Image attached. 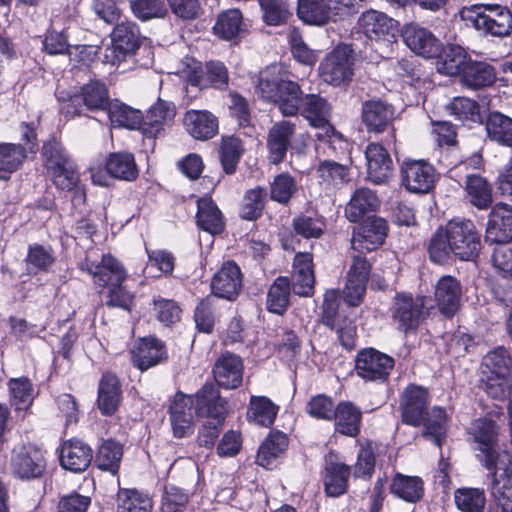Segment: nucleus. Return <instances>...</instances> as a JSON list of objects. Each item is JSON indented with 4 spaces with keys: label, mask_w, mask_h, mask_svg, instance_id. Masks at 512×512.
I'll return each mask as SVG.
<instances>
[{
    "label": "nucleus",
    "mask_w": 512,
    "mask_h": 512,
    "mask_svg": "<svg viewBox=\"0 0 512 512\" xmlns=\"http://www.w3.org/2000/svg\"><path fill=\"white\" fill-rule=\"evenodd\" d=\"M299 114L312 127L318 129L315 137L319 141L331 144L337 140H342V136L330 123L332 107L324 97L314 93L306 94Z\"/></svg>",
    "instance_id": "obj_4"
},
{
    "label": "nucleus",
    "mask_w": 512,
    "mask_h": 512,
    "mask_svg": "<svg viewBox=\"0 0 512 512\" xmlns=\"http://www.w3.org/2000/svg\"><path fill=\"white\" fill-rule=\"evenodd\" d=\"M11 470L22 480L41 477L46 470L44 452L33 444L16 446L11 456Z\"/></svg>",
    "instance_id": "obj_9"
},
{
    "label": "nucleus",
    "mask_w": 512,
    "mask_h": 512,
    "mask_svg": "<svg viewBox=\"0 0 512 512\" xmlns=\"http://www.w3.org/2000/svg\"><path fill=\"white\" fill-rule=\"evenodd\" d=\"M461 80L466 87L479 89L492 85L496 80V72L489 63L470 58L468 64L464 66Z\"/></svg>",
    "instance_id": "obj_37"
},
{
    "label": "nucleus",
    "mask_w": 512,
    "mask_h": 512,
    "mask_svg": "<svg viewBox=\"0 0 512 512\" xmlns=\"http://www.w3.org/2000/svg\"><path fill=\"white\" fill-rule=\"evenodd\" d=\"M11 405L16 410H27L34 398V390L31 381L26 377L11 379L8 383Z\"/></svg>",
    "instance_id": "obj_57"
},
{
    "label": "nucleus",
    "mask_w": 512,
    "mask_h": 512,
    "mask_svg": "<svg viewBox=\"0 0 512 512\" xmlns=\"http://www.w3.org/2000/svg\"><path fill=\"white\" fill-rule=\"evenodd\" d=\"M291 284L287 277H278L270 286L267 294V309L282 315L289 306Z\"/></svg>",
    "instance_id": "obj_49"
},
{
    "label": "nucleus",
    "mask_w": 512,
    "mask_h": 512,
    "mask_svg": "<svg viewBox=\"0 0 512 512\" xmlns=\"http://www.w3.org/2000/svg\"><path fill=\"white\" fill-rule=\"evenodd\" d=\"M294 131L295 126L290 121H280L270 129L267 146L271 163L278 164L283 161Z\"/></svg>",
    "instance_id": "obj_32"
},
{
    "label": "nucleus",
    "mask_w": 512,
    "mask_h": 512,
    "mask_svg": "<svg viewBox=\"0 0 512 512\" xmlns=\"http://www.w3.org/2000/svg\"><path fill=\"white\" fill-rule=\"evenodd\" d=\"M108 116L113 126L137 129L142 127L143 115L139 110L125 104L113 103L107 107Z\"/></svg>",
    "instance_id": "obj_52"
},
{
    "label": "nucleus",
    "mask_w": 512,
    "mask_h": 512,
    "mask_svg": "<svg viewBox=\"0 0 512 512\" xmlns=\"http://www.w3.org/2000/svg\"><path fill=\"white\" fill-rule=\"evenodd\" d=\"M166 359L164 343L154 337L140 339L131 350L132 364L141 371L148 370Z\"/></svg>",
    "instance_id": "obj_19"
},
{
    "label": "nucleus",
    "mask_w": 512,
    "mask_h": 512,
    "mask_svg": "<svg viewBox=\"0 0 512 512\" xmlns=\"http://www.w3.org/2000/svg\"><path fill=\"white\" fill-rule=\"evenodd\" d=\"M287 447V435L278 430L271 431L258 449L257 463L262 467L270 468Z\"/></svg>",
    "instance_id": "obj_40"
},
{
    "label": "nucleus",
    "mask_w": 512,
    "mask_h": 512,
    "mask_svg": "<svg viewBox=\"0 0 512 512\" xmlns=\"http://www.w3.org/2000/svg\"><path fill=\"white\" fill-rule=\"evenodd\" d=\"M41 155L48 175L72 162L63 145L55 139L43 144Z\"/></svg>",
    "instance_id": "obj_58"
},
{
    "label": "nucleus",
    "mask_w": 512,
    "mask_h": 512,
    "mask_svg": "<svg viewBox=\"0 0 512 512\" xmlns=\"http://www.w3.org/2000/svg\"><path fill=\"white\" fill-rule=\"evenodd\" d=\"M368 178L375 184L386 182L393 170L388 151L378 143H370L365 150Z\"/></svg>",
    "instance_id": "obj_24"
},
{
    "label": "nucleus",
    "mask_w": 512,
    "mask_h": 512,
    "mask_svg": "<svg viewBox=\"0 0 512 512\" xmlns=\"http://www.w3.org/2000/svg\"><path fill=\"white\" fill-rule=\"evenodd\" d=\"M333 414L335 431L348 437H356L359 434L362 412L353 403L339 402Z\"/></svg>",
    "instance_id": "obj_33"
},
{
    "label": "nucleus",
    "mask_w": 512,
    "mask_h": 512,
    "mask_svg": "<svg viewBox=\"0 0 512 512\" xmlns=\"http://www.w3.org/2000/svg\"><path fill=\"white\" fill-rule=\"evenodd\" d=\"M305 95L300 84L289 78L275 98L273 104L277 106L283 116H296L301 110Z\"/></svg>",
    "instance_id": "obj_39"
},
{
    "label": "nucleus",
    "mask_w": 512,
    "mask_h": 512,
    "mask_svg": "<svg viewBox=\"0 0 512 512\" xmlns=\"http://www.w3.org/2000/svg\"><path fill=\"white\" fill-rule=\"evenodd\" d=\"M27 158V149L21 144L0 143V180H8Z\"/></svg>",
    "instance_id": "obj_43"
},
{
    "label": "nucleus",
    "mask_w": 512,
    "mask_h": 512,
    "mask_svg": "<svg viewBox=\"0 0 512 512\" xmlns=\"http://www.w3.org/2000/svg\"><path fill=\"white\" fill-rule=\"evenodd\" d=\"M242 287V274L233 261L225 262L211 281L212 292L220 298L233 300Z\"/></svg>",
    "instance_id": "obj_22"
},
{
    "label": "nucleus",
    "mask_w": 512,
    "mask_h": 512,
    "mask_svg": "<svg viewBox=\"0 0 512 512\" xmlns=\"http://www.w3.org/2000/svg\"><path fill=\"white\" fill-rule=\"evenodd\" d=\"M192 84L201 89L212 86L216 89H226L228 86L229 75L227 68L223 63L210 61L206 64L205 72L201 77H195Z\"/></svg>",
    "instance_id": "obj_53"
},
{
    "label": "nucleus",
    "mask_w": 512,
    "mask_h": 512,
    "mask_svg": "<svg viewBox=\"0 0 512 512\" xmlns=\"http://www.w3.org/2000/svg\"><path fill=\"white\" fill-rule=\"evenodd\" d=\"M405 45L415 54L424 58L437 57L442 50V43L427 28L417 24H406L401 32Z\"/></svg>",
    "instance_id": "obj_13"
},
{
    "label": "nucleus",
    "mask_w": 512,
    "mask_h": 512,
    "mask_svg": "<svg viewBox=\"0 0 512 512\" xmlns=\"http://www.w3.org/2000/svg\"><path fill=\"white\" fill-rule=\"evenodd\" d=\"M123 457V447L114 440L104 441L98 448L95 465L98 469L116 476Z\"/></svg>",
    "instance_id": "obj_45"
},
{
    "label": "nucleus",
    "mask_w": 512,
    "mask_h": 512,
    "mask_svg": "<svg viewBox=\"0 0 512 512\" xmlns=\"http://www.w3.org/2000/svg\"><path fill=\"white\" fill-rule=\"evenodd\" d=\"M196 222L199 228L210 234L221 233L225 226L222 212L210 197L197 200Z\"/></svg>",
    "instance_id": "obj_36"
},
{
    "label": "nucleus",
    "mask_w": 512,
    "mask_h": 512,
    "mask_svg": "<svg viewBox=\"0 0 512 512\" xmlns=\"http://www.w3.org/2000/svg\"><path fill=\"white\" fill-rule=\"evenodd\" d=\"M193 403L192 396L178 393L170 406V421L176 438L187 437L193 432L191 412Z\"/></svg>",
    "instance_id": "obj_25"
},
{
    "label": "nucleus",
    "mask_w": 512,
    "mask_h": 512,
    "mask_svg": "<svg viewBox=\"0 0 512 512\" xmlns=\"http://www.w3.org/2000/svg\"><path fill=\"white\" fill-rule=\"evenodd\" d=\"M507 458L509 464H505L503 468L496 465L495 470H490L493 477L491 495L502 512H512V469L509 466L511 460L508 455Z\"/></svg>",
    "instance_id": "obj_26"
},
{
    "label": "nucleus",
    "mask_w": 512,
    "mask_h": 512,
    "mask_svg": "<svg viewBox=\"0 0 512 512\" xmlns=\"http://www.w3.org/2000/svg\"><path fill=\"white\" fill-rule=\"evenodd\" d=\"M263 11L265 23L278 26L285 23L291 16L288 6L282 0H258Z\"/></svg>",
    "instance_id": "obj_64"
},
{
    "label": "nucleus",
    "mask_w": 512,
    "mask_h": 512,
    "mask_svg": "<svg viewBox=\"0 0 512 512\" xmlns=\"http://www.w3.org/2000/svg\"><path fill=\"white\" fill-rule=\"evenodd\" d=\"M175 116V106L171 102L159 99L147 111L145 119L143 118V130L155 136L164 125L169 124Z\"/></svg>",
    "instance_id": "obj_41"
},
{
    "label": "nucleus",
    "mask_w": 512,
    "mask_h": 512,
    "mask_svg": "<svg viewBox=\"0 0 512 512\" xmlns=\"http://www.w3.org/2000/svg\"><path fill=\"white\" fill-rule=\"evenodd\" d=\"M462 286L453 276L445 275L438 279L434 287V299L440 313L452 317L460 308Z\"/></svg>",
    "instance_id": "obj_18"
},
{
    "label": "nucleus",
    "mask_w": 512,
    "mask_h": 512,
    "mask_svg": "<svg viewBox=\"0 0 512 512\" xmlns=\"http://www.w3.org/2000/svg\"><path fill=\"white\" fill-rule=\"evenodd\" d=\"M358 29L371 40L385 39L394 30L393 19L377 10H367L358 18Z\"/></svg>",
    "instance_id": "obj_30"
},
{
    "label": "nucleus",
    "mask_w": 512,
    "mask_h": 512,
    "mask_svg": "<svg viewBox=\"0 0 512 512\" xmlns=\"http://www.w3.org/2000/svg\"><path fill=\"white\" fill-rule=\"evenodd\" d=\"M111 40V46L105 49L104 62L119 66L139 48V27L131 21L121 22L114 27Z\"/></svg>",
    "instance_id": "obj_6"
},
{
    "label": "nucleus",
    "mask_w": 512,
    "mask_h": 512,
    "mask_svg": "<svg viewBox=\"0 0 512 512\" xmlns=\"http://www.w3.org/2000/svg\"><path fill=\"white\" fill-rule=\"evenodd\" d=\"M242 143L238 138H224L221 145L220 158L225 173L232 174L242 155Z\"/></svg>",
    "instance_id": "obj_62"
},
{
    "label": "nucleus",
    "mask_w": 512,
    "mask_h": 512,
    "mask_svg": "<svg viewBox=\"0 0 512 512\" xmlns=\"http://www.w3.org/2000/svg\"><path fill=\"white\" fill-rule=\"evenodd\" d=\"M292 277L295 294L309 297L314 293L315 276L313 258L310 253L304 252L295 255Z\"/></svg>",
    "instance_id": "obj_27"
},
{
    "label": "nucleus",
    "mask_w": 512,
    "mask_h": 512,
    "mask_svg": "<svg viewBox=\"0 0 512 512\" xmlns=\"http://www.w3.org/2000/svg\"><path fill=\"white\" fill-rule=\"evenodd\" d=\"M486 131L491 140L512 146V118L500 112H491L486 120Z\"/></svg>",
    "instance_id": "obj_48"
},
{
    "label": "nucleus",
    "mask_w": 512,
    "mask_h": 512,
    "mask_svg": "<svg viewBox=\"0 0 512 512\" xmlns=\"http://www.w3.org/2000/svg\"><path fill=\"white\" fill-rule=\"evenodd\" d=\"M425 297H413L411 294L397 293L392 307V318L404 332L418 327L423 309Z\"/></svg>",
    "instance_id": "obj_14"
},
{
    "label": "nucleus",
    "mask_w": 512,
    "mask_h": 512,
    "mask_svg": "<svg viewBox=\"0 0 512 512\" xmlns=\"http://www.w3.org/2000/svg\"><path fill=\"white\" fill-rule=\"evenodd\" d=\"M92 182L99 186H108L111 178L133 181L138 176L134 155L129 152L111 153L105 163V169L100 166L91 167Z\"/></svg>",
    "instance_id": "obj_7"
},
{
    "label": "nucleus",
    "mask_w": 512,
    "mask_h": 512,
    "mask_svg": "<svg viewBox=\"0 0 512 512\" xmlns=\"http://www.w3.org/2000/svg\"><path fill=\"white\" fill-rule=\"evenodd\" d=\"M442 54L436 63V69L439 73L448 76L462 75L464 66L468 64L470 56L465 49L459 45H448L442 47Z\"/></svg>",
    "instance_id": "obj_38"
},
{
    "label": "nucleus",
    "mask_w": 512,
    "mask_h": 512,
    "mask_svg": "<svg viewBox=\"0 0 512 512\" xmlns=\"http://www.w3.org/2000/svg\"><path fill=\"white\" fill-rule=\"evenodd\" d=\"M472 434L479 445L478 458L488 470H495L499 455L495 449L497 431L495 423L488 419H478L472 425Z\"/></svg>",
    "instance_id": "obj_15"
},
{
    "label": "nucleus",
    "mask_w": 512,
    "mask_h": 512,
    "mask_svg": "<svg viewBox=\"0 0 512 512\" xmlns=\"http://www.w3.org/2000/svg\"><path fill=\"white\" fill-rule=\"evenodd\" d=\"M422 424L424 426L423 435L430 438L437 446L440 447L446 434V411L438 406L433 407L430 412H427L424 416Z\"/></svg>",
    "instance_id": "obj_51"
},
{
    "label": "nucleus",
    "mask_w": 512,
    "mask_h": 512,
    "mask_svg": "<svg viewBox=\"0 0 512 512\" xmlns=\"http://www.w3.org/2000/svg\"><path fill=\"white\" fill-rule=\"evenodd\" d=\"M464 18L475 29L493 36L508 35L512 29V13L498 4L474 5L464 12Z\"/></svg>",
    "instance_id": "obj_3"
},
{
    "label": "nucleus",
    "mask_w": 512,
    "mask_h": 512,
    "mask_svg": "<svg viewBox=\"0 0 512 512\" xmlns=\"http://www.w3.org/2000/svg\"><path fill=\"white\" fill-rule=\"evenodd\" d=\"M486 240L504 244L512 240V207L497 203L489 213Z\"/></svg>",
    "instance_id": "obj_21"
},
{
    "label": "nucleus",
    "mask_w": 512,
    "mask_h": 512,
    "mask_svg": "<svg viewBox=\"0 0 512 512\" xmlns=\"http://www.w3.org/2000/svg\"><path fill=\"white\" fill-rule=\"evenodd\" d=\"M511 359L504 348H497L488 353L483 360V373L509 376Z\"/></svg>",
    "instance_id": "obj_63"
},
{
    "label": "nucleus",
    "mask_w": 512,
    "mask_h": 512,
    "mask_svg": "<svg viewBox=\"0 0 512 512\" xmlns=\"http://www.w3.org/2000/svg\"><path fill=\"white\" fill-rule=\"evenodd\" d=\"M428 402L427 389L417 385L408 386L404 390L400 401L402 421L413 427L420 426L427 414Z\"/></svg>",
    "instance_id": "obj_16"
},
{
    "label": "nucleus",
    "mask_w": 512,
    "mask_h": 512,
    "mask_svg": "<svg viewBox=\"0 0 512 512\" xmlns=\"http://www.w3.org/2000/svg\"><path fill=\"white\" fill-rule=\"evenodd\" d=\"M454 501L462 512H483L486 494L479 488H459L454 493Z\"/></svg>",
    "instance_id": "obj_56"
},
{
    "label": "nucleus",
    "mask_w": 512,
    "mask_h": 512,
    "mask_svg": "<svg viewBox=\"0 0 512 512\" xmlns=\"http://www.w3.org/2000/svg\"><path fill=\"white\" fill-rule=\"evenodd\" d=\"M60 464L72 473L84 472L93 459L89 445L78 439L65 441L61 447Z\"/></svg>",
    "instance_id": "obj_23"
},
{
    "label": "nucleus",
    "mask_w": 512,
    "mask_h": 512,
    "mask_svg": "<svg viewBox=\"0 0 512 512\" xmlns=\"http://www.w3.org/2000/svg\"><path fill=\"white\" fill-rule=\"evenodd\" d=\"M79 269L92 276L93 283L101 288L114 284H123L128 273L123 264L111 254H104L99 262L86 256L78 264Z\"/></svg>",
    "instance_id": "obj_8"
},
{
    "label": "nucleus",
    "mask_w": 512,
    "mask_h": 512,
    "mask_svg": "<svg viewBox=\"0 0 512 512\" xmlns=\"http://www.w3.org/2000/svg\"><path fill=\"white\" fill-rule=\"evenodd\" d=\"M243 29V17L238 9H229L217 17L214 33L225 40L235 38Z\"/></svg>",
    "instance_id": "obj_54"
},
{
    "label": "nucleus",
    "mask_w": 512,
    "mask_h": 512,
    "mask_svg": "<svg viewBox=\"0 0 512 512\" xmlns=\"http://www.w3.org/2000/svg\"><path fill=\"white\" fill-rule=\"evenodd\" d=\"M91 111L106 110L110 104L107 87L99 81H92L84 85L79 94L70 97L66 106L67 113L78 115L82 109L80 104Z\"/></svg>",
    "instance_id": "obj_17"
},
{
    "label": "nucleus",
    "mask_w": 512,
    "mask_h": 512,
    "mask_svg": "<svg viewBox=\"0 0 512 512\" xmlns=\"http://www.w3.org/2000/svg\"><path fill=\"white\" fill-rule=\"evenodd\" d=\"M296 191V181L288 173L277 175L270 185L271 199L281 204L288 203Z\"/></svg>",
    "instance_id": "obj_61"
},
{
    "label": "nucleus",
    "mask_w": 512,
    "mask_h": 512,
    "mask_svg": "<svg viewBox=\"0 0 512 512\" xmlns=\"http://www.w3.org/2000/svg\"><path fill=\"white\" fill-rule=\"evenodd\" d=\"M297 15L309 25L323 26L330 22L325 0H298Z\"/></svg>",
    "instance_id": "obj_50"
},
{
    "label": "nucleus",
    "mask_w": 512,
    "mask_h": 512,
    "mask_svg": "<svg viewBox=\"0 0 512 512\" xmlns=\"http://www.w3.org/2000/svg\"><path fill=\"white\" fill-rule=\"evenodd\" d=\"M447 110L458 120H470L472 122H481L482 115L479 104L467 97H455L448 104Z\"/></svg>",
    "instance_id": "obj_59"
},
{
    "label": "nucleus",
    "mask_w": 512,
    "mask_h": 512,
    "mask_svg": "<svg viewBox=\"0 0 512 512\" xmlns=\"http://www.w3.org/2000/svg\"><path fill=\"white\" fill-rule=\"evenodd\" d=\"M130 8L133 15L141 21L164 18L168 14L162 0H131Z\"/></svg>",
    "instance_id": "obj_60"
},
{
    "label": "nucleus",
    "mask_w": 512,
    "mask_h": 512,
    "mask_svg": "<svg viewBox=\"0 0 512 512\" xmlns=\"http://www.w3.org/2000/svg\"><path fill=\"white\" fill-rule=\"evenodd\" d=\"M480 246V235L472 221L451 220L432 237L429 254L435 263H442L450 253L461 260L470 261L478 256Z\"/></svg>",
    "instance_id": "obj_1"
},
{
    "label": "nucleus",
    "mask_w": 512,
    "mask_h": 512,
    "mask_svg": "<svg viewBox=\"0 0 512 512\" xmlns=\"http://www.w3.org/2000/svg\"><path fill=\"white\" fill-rule=\"evenodd\" d=\"M465 191L468 201L479 210H486L491 206L492 187L485 178L479 175L467 176Z\"/></svg>",
    "instance_id": "obj_44"
},
{
    "label": "nucleus",
    "mask_w": 512,
    "mask_h": 512,
    "mask_svg": "<svg viewBox=\"0 0 512 512\" xmlns=\"http://www.w3.org/2000/svg\"><path fill=\"white\" fill-rule=\"evenodd\" d=\"M388 232L387 222L380 217H369L355 227L351 239L352 249L359 253L370 252L379 248Z\"/></svg>",
    "instance_id": "obj_12"
},
{
    "label": "nucleus",
    "mask_w": 512,
    "mask_h": 512,
    "mask_svg": "<svg viewBox=\"0 0 512 512\" xmlns=\"http://www.w3.org/2000/svg\"><path fill=\"white\" fill-rule=\"evenodd\" d=\"M244 365L233 353H223L215 362L213 375L217 384L225 389H235L242 384Z\"/></svg>",
    "instance_id": "obj_20"
},
{
    "label": "nucleus",
    "mask_w": 512,
    "mask_h": 512,
    "mask_svg": "<svg viewBox=\"0 0 512 512\" xmlns=\"http://www.w3.org/2000/svg\"><path fill=\"white\" fill-rule=\"evenodd\" d=\"M350 467L341 462H327L324 486L328 496L338 497L347 491Z\"/></svg>",
    "instance_id": "obj_42"
},
{
    "label": "nucleus",
    "mask_w": 512,
    "mask_h": 512,
    "mask_svg": "<svg viewBox=\"0 0 512 512\" xmlns=\"http://www.w3.org/2000/svg\"><path fill=\"white\" fill-rule=\"evenodd\" d=\"M402 185L412 193L426 194L434 187L435 168L425 160H405L401 165Z\"/></svg>",
    "instance_id": "obj_11"
},
{
    "label": "nucleus",
    "mask_w": 512,
    "mask_h": 512,
    "mask_svg": "<svg viewBox=\"0 0 512 512\" xmlns=\"http://www.w3.org/2000/svg\"><path fill=\"white\" fill-rule=\"evenodd\" d=\"M183 122L187 132L198 140L211 139L218 131L217 117L207 110H189Z\"/></svg>",
    "instance_id": "obj_29"
},
{
    "label": "nucleus",
    "mask_w": 512,
    "mask_h": 512,
    "mask_svg": "<svg viewBox=\"0 0 512 512\" xmlns=\"http://www.w3.org/2000/svg\"><path fill=\"white\" fill-rule=\"evenodd\" d=\"M122 392L119 379L112 373L103 374L98 387V408L103 415H113L121 402Z\"/></svg>",
    "instance_id": "obj_31"
},
{
    "label": "nucleus",
    "mask_w": 512,
    "mask_h": 512,
    "mask_svg": "<svg viewBox=\"0 0 512 512\" xmlns=\"http://www.w3.org/2000/svg\"><path fill=\"white\" fill-rule=\"evenodd\" d=\"M393 118V107L381 100H370L362 106V121L370 132L384 131Z\"/></svg>",
    "instance_id": "obj_34"
},
{
    "label": "nucleus",
    "mask_w": 512,
    "mask_h": 512,
    "mask_svg": "<svg viewBox=\"0 0 512 512\" xmlns=\"http://www.w3.org/2000/svg\"><path fill=\"white\" fill-rule=\"evenodd\" d=\"M319 71L322 79L330 85L349 83L354 75L353 50L348 45H338L321 61Z\"/></svg>",
    "instance_id": "obj_5"
},
{
    "label": "nucleus",
    "mask_w": 512,
    "mask_h": 512,
    "mask_svg": "<svg viewBox=\"0 0 512 512\" xmlns=\"http://www.w3.org/2000/svg\"><path fill=\"white\" fill-rule=\"evenodd\" d=\"M288 79L287 73L280 67L268 66L259 72L255 92L262 100L273 103Z\"/></svg>",
    "instance_id": "obj_28"
},
{
    "label": "nucleus",
    "mask_w": 512,
    "mask_h": 512,
    "mask_svg": "<svg viewBox=\"0 0 512 512\" xmlns=\"http://www.w3.org/2000/svg\"><path fill=\"white\" fill-rule=\"evenodd\" d=\"M195 404L197 415L210 419L199 433V444L211 447L218 438L219 426L225 419V401L220 397L219 390L215 385L206 384L196 394Z\"/></svg>",
    "instance_id": "obj_2"
},
{
    "label": "nucleus",
    "mask_w": 512,
    "mask_h": 512,
    "mask_svg": "<svg viewBox=\"0 0 512 512\" xmlns=\"http://www.w3.org/2000/svg\"><path fill=\"white\" fill-rule=\"evenodd\" d=\"M152 500L134 489H120L117 494V512H151Z\"/></svg>",
    "instance_id": "obj_55"
},
{
    "label": "nucleus",
    "mask_w": 512,
    "mask_h": 512,
    "mask_svg": "<svg viewBox=\"0 0 512 512\" xmlns=\"http://www.w3.org/2000/svg\"><path fill=\"white\" fill-rule=\"evenodd\" d=\"M279 407L265 396H252L247 416L248 419L263 427L274 423Z\"/></svg>",
    "instance_id": "obj_47"
},
{
    "label": "nucleus",
    "mask_w": 512,
    "mask_h": 512,
    "mask_svg": "<svg viewBox=\"0 0 512 512\" xmlns=\"http://www.w3.org/2000/svg\"><path fill=\"white\" fill-rule=\"evenodd\" d=\"M390 491L406 502L415 503L422 498L424 485L420 477L396 474L391 483Z\"/></svg>",
    "instance_id": "obj_46"
},
{
    "label": "nucleus",
    "mask_w": 512,
    "mask_h": 512,
    "mask_svg": "<svg viewBox=\"0 0 512 512\" xmlns=\"http://www.w3.org/2000/svg\"><path fill=\"white\" fill-rule=\"evenodd\" d=\"M380 206V200L369 188H358L352 194L345 207V215L350 222H358L366 214L375 212Z\"/></svg>",
    "instance_id": "obj_35"
},
{
    "label": "nucleus",
    "mask_w": 512,
    "mask_h": 512,
    "mask_svg": "<svg viewBox=\"0 0 512 512\" xmlns=\"http://www.w3.org/2000/svg\"><path fill=\"white\" fill-rule=\"evenodd\" d=\"M395 361L389 355L374 348L358 352L355 359V372L365 381L384 382L388 379Z\"/></svg>",
    "instance_id": "obj_10"
}]
</instances>
